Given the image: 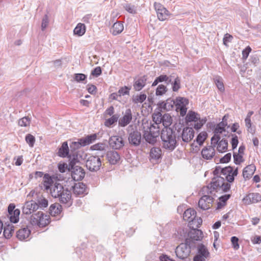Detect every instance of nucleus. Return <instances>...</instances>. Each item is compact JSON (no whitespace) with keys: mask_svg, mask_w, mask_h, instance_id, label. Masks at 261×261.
<instances>
[{"mask_svg":"<svg viewBox=\"0 0 261 261\" xmlns=\"http://www.w3.org/2000/svg\"><path fill=\"white\" fill-rule=\"evenodd\" d=\"M142 128L145 141L151 144H155L157 141V138L161 134L160 126L146 121L142 123Z\"/></svg>","mask_w":261,"mask_h":261,"instance_id":"f257e3e1","label":"nucleus"},{"mask_svg":"<svg viewBox=\"0 0 261 261\" xmlns=\"http://www.w3.org/2000/svg\"><path fill=\"white\" fill-rule=\"evenodd\" d=\"M50 193L54 198H58L60 202L68 204V206L71 205V193L67 188L58 182H56L50 189Z\"/></svg>","mask_w":261,"mask_h":261,"instance_id":"f03ea898","label":"nucleus"},{"mask_svg":"<svg viewBox=\"0 0 261 261\" xmlns=\"http://www.w3.org/2000/svg\"><path fill=\"white\" fill-rule=\"evenodd\" d=\"M180 136H177V139ZM161 138L163 147L170 150H173L177 146L176 133L170 127H164L161 132Z\"/></svg>","mask_w":261,"mask_h":261,"instance_id":"7ed1b4c3","label":"nucleus"},{"mask_svg":"<svg viewBox=\"0 0 261 261\" xmlns=\"http://www.w3.org/2000/svg\"><path fill=\"white\" fill-rule=\"evenodd\" d=\"M49 216L42 212H38L33 214L30 218V222L32 226L37 225L43 227L49 223Z\"/></svg>","mask_w":261,"mask_h":261,"instance_id":"20e7f679","label":"nucleus"},{"mask_svg":"<svg viewBox=\"0 0 261 261\" xmlns=\"http://www.w3.org/2000/svg\"><path fill=\"white\" fill-rule=\"evenodd\" d=\"M220 135L214 134L211 138V144L213 146L215 147L217 145V149L219 152H224L227 150L228 142L227 140L223 139L221 140Z\"/></svg>","mask_w":261,"mask_h":261,"instance_id":"39448f33","label":"nucleus"},{"mask_svg":"<svg viewBox=\"0 0 261 261\" xmlns=\"http://www.w3.org/2000/svg\"><path fill=\"white\" fill-rule=\"evenodd\" d=\"M194 248V247H191L190 244L186 242L185 243H181L178 245L176 247L175 252L177 257L184 260L188 257L191 249Z\"/></svg>","mask_w":261,"mask_h":261,"instance_id":"423d86ee","label":"nucleus"},{"mask_svg":"<svg viewBox=\"0 0 261 261\" xmlns=\"http://www.w3.org/2000/svg\"><path fill=\"white\" fill-rule=\"evenodd\" d=\"M203 238L202 231L198 229H192L188 233V237L186 242L189 244L191 247H195V241L201 240Z\"/></svg>","mask_w":261,"mask_h":261,"instance_id":"0eeeda50","label":"nucleus"},{"mask_svg":"<svg viewBox=\"0 0 261 261\" xmlns=\"http://www.w3.org/2000/svg\"><path fill=\"white\" fill-rule=\"evenodd\" d=\"M100 158L97 155H91L86 161V166L90 171H97L101 166Z\"/></svg>","mask_w":261,"mask_h":261,"instance_id":"6e6552de","label":"nucleus"},{"mask_svg":"<svg viewBox=\"0 0 261 261\" xmlns=\"http://www.w3.org/2000/svg\"><path fill=\"white\" fill-rule=\"evenodd\" d=\"M197 252L193 258V261H206L210 256L207 248L202 244L197 245Z\"/></svg>","mask_w":261,"mask_h":261,"instance_id":"1a4fd4ad","label":"nucleus"},{"mask_svg":"<svg viewBox=\"0 0 261 261\" xmlns=\"http://www.w3.org/2000/svg\"><path fill=\"white\" fill-rule=\"evenodd\" d=\"M69 171L71 172V177L74 181L81 180L85 176L84 169L78 165L69 166Z\"/></svg>","mask_w":261,"mask_h":261,"instance_id":"9d476101","label":"nucleus"},{"mask_svg":"<svg viewBox=\"0 0 261 261\" xmlns=\"http://www.w3.org/2000/svg\"><path fill=\"white\" fill-rule=\"evenodd\" d=\"M175 108L177 112H179L181 116H184L187 113V105L189 103L188 100L184 97H178L175 102Z\"/></svg>","mask_w":261,"mask_h":261,"instance_id":"9b49d317","label":"nucleus"},{"mask_svg":"<svg viewBox=\"0 0 261 261\" xmlns=\"http://www.w3.org/2000/svg\"><path fill=\"white\" fill-rule=\"evenodd\" d=\"M154 7L156 11L158 19L160 21L166 20L170 15V13L161 4L155 2Z\"/></svg>","mask_w":261,"mask_h":261,"instance_id":"f8f14e48","label":"nucleus"},{"mask_svg":"<svg viewBox=\"0 0 261 261\" xmlns=\"http://www.w3.org/2000/svg\"><path fill=\"white\" fill-rule=\"evenodd\" d=\"M238 173V168H236L233 170L231 166L221 168V173L226 175V179L228 182H232L234 181V176H236Z\"/></svg>","mask_w":261,"mask_h":261,"instance_id":"ddd939ff","label":"nucleus"},{"mask_svg":"<svg viewBox=\"0 0 261 261\" xmlns=\"http://www.w3.org/2000/svg\"><path fill=\"white\" fill-rule=\"evenodd\" d=\"M110 146L114 149H120L125 144V142L121 136L116 135L112 136L109 140Z\"/></svg>","mask_w":261,"mask_h":261,"instance_id":"4468645a","label":"nucleus"},{"mask_svg":"<svg viewBox=\"0 0 261 261\" xmlns=\"http://www.w3.org/2000/svg\"><path fill=\"white\" fill-rule=\"evenodd\" d=\"M128 140L130 145L135 147L139 146L142 140L141 133L138 130H134L130 132L128 135Z\"/></svg>","mask_w":261,"mask_h":261,"instance_id":"2eb2a0df","label":"nucleus"},{"mask_svg":"<svg viewBox=\"0 0 261 261\" xmlns=\"http://www.w3.org/2000/svg\"><path fill=\"white\" fill-rule=\"evenodd\" d=\"M214 198L209 195H203L198 201V207L204 211L211 208Z\"/></svg>","mask_w":261,"mask_h":261,"instance_id":"dca6fc26","label":"nucleus"},{"mask_svg":"<svg viewBox=\"0 0 261 261\" xmlns=\"http://www.w3.org/2000/svg\"><path fill=\"white\" fill-rule=\"evenodd\" d=\"M108 147V145L105 143H98L92 145L90 149L98 151L96 155L103 158L107 152Z\"/></svg>","mask_w":261,"mask_h":261,"instance_id":"f3484780","label":"nucleus"},{"mask_svg":"<svg viewBox=\"0 0 261 261\" xmlns=\"http://www.w3.org/2000/svg\"><path fill=\"white\" fill-rule=\"evenodd\" d=\"M38 209V204L37 202L31 200L27 201L22 208L23 214L29 215Z\"/></svg>","mask_w":261,"mask_h":261,"instance_id":"a211bd4d","label":"nucleus"},{"mask_svg":"<svg viewBox=\"0 0 261 261\" xmlns=\"http://www.w3.org/2000/svg\"><path fill=\"white\" fill-rule=\"evenodd\" d=\"M228 118V115H225L222 118V121L216 125L214 130V134L220 135L223 132H226L225 127L227 126V121Z\"/></svg>","mask_w":261,"mask_h":261,"instance_id":"6ab92c4d","label":"nucleus"},{"mask_svg":"<svg viewBox=\"0 0 261 261\" xmlns=\"http://www.w3.org/2000/svg\"><path fill=\"white\" fill-rule=\"evenodd\" d=\"M72 188L73 193L77 196H83L88 193L86 186L83 182L75 184Z\"/></svg>","mask_w":261,"mask_h":261,"instance_id":"aec40b11","label":"nucleus"},{"mask_svg":"<svg viewBox=\"0 0 261 261\" xmlns=\"http://www.w3.org/2000/svg\"><path fill=\"white\" fill-rule=\"evenodd\" d=\"M147 80V76L145 75L135 78L133 85L134 89L136 91H140L146 85Z\"/></svg>","mask_w":261,"mask_h":261,"instance_id":"412c9836","label":"nucleus"},{"mask_svg":"<svg viewBox=\"0 0 261 261\" xmlns=\"http://www.w3.org/2000/svg\"><path fill=\"white\" fill-rule=\"evenodd\" d=\"M105 155H106L108 161L111 165L117 164L120 160L119 154L114 150L107 151Z\"/></svg>","mask_w":261,"mask_h":261,"instance_id":"4be33fe9","label":"nucleus"},{"mask_svg":"<svg viewBox=\"0 0 261 261\" xmlns=\"http://www.w3.org/2000/svg\"><path fill=\"white\" fill-rule=\"evenodd\" d=\"M132 120V113L130 109H126L125 114L118 121L119 125L125 127L128 125Z\"/></svg>","mask_w":261,"mask_h":261,"instance_id":"5701e85b","label":"nucleus"},{"mask_svg":"<svg viewBox=\"0 0 261 261\" xmlns=\"http://www.w3.org/2000/svg\"><path fill=\"white\" fill-rule=\"evenodd\" d=\"M194 136V131L192 127H187L183 129L181 133L182 140L186 143L191 141Z\"/></svg>","mask_w":261,"mask_h":261,"instance_id":"b1692460","label":"nucleus"},{"mask_svg":"<svg viewBox=\"0 0 261 261\" xmlns=\"http://www.w3.org/2000/svg\"><path fill=\"white\" fill-rule=\"evenodd\" d=\"M83 152L80 151L70 152V156H69L70 160L69 166L76 165V163H79L81 160H83Z\"/></svg>","mask_w":261,"mask_h":261,"instance_id":"393cba45","label":"nucleus"},{"mask_svg":"<svg viewBox=\"0 0 261 261\" xmlns=\"http://www.w3.org/2000/svg\"><path fill=\"white\" fill-rule=\"evenodd\" d=\"M224 178L219 176H217L213 178L212 181L207 186V188L211 190H215L218 187L221 188L223 185Z\"/></svg>","mask_w":261,"mask_h":261,"instance_id":"a878e982","label":"nucleus"},{"mask_svg":"<svg viewBox=\"0 0 261 261\" xmlns=\"http://www.w3.org/2000/svg\"><path fill=\"white\" fill-rule=\"evenodd\" d=\"M175 101L171 98H168L166 102L161 101L158 103V106L161 109L169 111L172 110L175 107Z\"/></svg>","mask_w":261,"mask_h":261,"instance_id":"bb28decb","label":"nucleus"},{"mask_svg":"<svg viewBox=\"0 0 261 261\" xmlns=\"http://www.w3.org/2000/svg\"><path fill=\"white\" fill-rule=\"evenodd\" d=\"M215 154V150L214 146H208L203 148L201 151V155L205 160L212 159Z\"/></svg>","mask_w":261,"mask_h":261,"instance_id":"cd10ccee","label":"nucleus"},{"mask_svg":"<svg viewBox=\"0 0 261 261\" xmlns=\"http://www.w3.org/2000/svg\"><path fill=\"white\" fill-rule=\"evenodd\" d=\"M58 156L61 158H68L70 154V151L69 150L67 142H64L61 146L59 148L57 153Z\"/></svg>","mask_w":261,"mask_h":261,"instance_id":"c85d7f7f","label":"nucleus"},{"mask_svg":"<svg viewBox=\"0 0 261 261\" xmlns=\"http://www.w3.org/2000/svg\"><path fill=\"white\" fill-rule=\"evenodd\" d=\"M150 160L152 162H158L161 158L162 150L159 147H153L150 151Z\"/></svg>","mask_w":261,"mask_h":261,"instance_id":"c756f323","label":"nucleus"},{"mask_svg":"<svg viewBox=\"0 0 261 261\" xmlns=\"http://www.w3.org/2000/svg\"><path fill=\"white\" fill-rule=\"evenodd\" d=\"M171 76H173V77L171 78V82L169 83V84H171L172 85V91L177 92L181 88L180 79L175 74H172Z\"/></svg>","mask_w":261,"mask_h":261,"instance_id":"7c9ffc66","label":"nucleus"},{"mask_svg":"<svg viewBox=\"0 0 261 261\" xmlns=\"http://www.w3.org/2000/svg\"><path fill=\"white\" fill-rule=\"evenodd\" d=\"M256 170V167L254 165L250 164L246 167L243 171V177L246 179H249L252 177Z\"/></svg>","mask_w":261,"mask_h":261,"instance_id":"2f4dec72","label":"nucleus"},{"mask_svg":"<svg viewBox=\"0 0 261 261\" xmlns=\"http://www.w3.org/2000/svg\"><path fill=\"white\" fill-rule=\"evenodd\" d=\"M172 77H173V76H171V75L168 76L165 74H161L155 78V80L154 81L152 84V86H155L159 83H162L164 82L167 85H169V83L171 82V78L172 79Z\"/></svg>","mask_w":261,"mask_h":261,"instance_id":"473e14b6","label":"nucleus"},{"mask_svg":"<svg viewBox=\"0 0 261 261\" xmlns=\"http://www.w3.org/2000/svg\"><path fill=\"white\" fill-rule=\"evenodd\" d=\"M53 180L51 177L47 173L44 175L43 177V181L42 184L43 185V188L45 190L48 191L54 186Z\"/></svg>","mask_w":261,"mask_h":261,"instance_id":"72a5a7b5","label":"nucleus"},{"mask_svg":"<svg viewBox=\"0 0 261 261\" xmlns=\"http://www.w3.org/2000/svg\"><path fill=\"white\" fill-rule=\"evenodd\" d=\"M196 216V212L192 208H188L183 214V219L189 222H193Z\"/></svg>","mask_w":261,"mask_h":261,"instance_id":"f704fd0d","label":"nucleus"},{"mask_svg":"<svg viewBox=\"0 0 261 261\" xmlns=\"http://www.w3.org/2000/svg\"><path fill=\"white\" fill-rule=\"evenodd\" d=\"M31 233V231L28 228L20 229L16 232V237L19 240L22 241L28 238Z\"/></svg>","mask_w":261,"mask_h":261,"instance_id":"c9c22d12","label":"nucleus"},{"mask_svg":"<svg viewBox=\"0 0 261 261\" xmlns=\"http://www.w3.org/2000/svg\"><path fill=\"white\" fill-rule=\"evenodd\" d=\"M244 200H249V202L251 203H256L261 201V195L258 193H251L248 194Z\"/></svg>","mask_w":261,"mask_h":261,"instance_id":"e433bc0d","label":"nucleus"},{"mask_svg":"<svg viewBox=\"0 0 261 261\" xmlns=\"http://www.w3.org/2000/svg\"><path fill=\"white\" fill-rule=\"evenodd\" d=\"M97 137V135L96 134H93L81 138L83 146H86L93 143L96 140Z\"/></svg>","mask_w":261,"mask_h":261,"instance_id":"4c0bfd02","label":"nucleus"},{"mask_svg":"<svg viewBox=\"0 0 261 261\" xmlns=\"http://www.w3.org/2000/svg\"><path fill=\"white\" fill-rule=\"evenodd\" d=\"M62 210V207L59 203L51 204L49 209V213L52 216H56L60 214Z\"/></svg>","mask_w":261,"mask_h":261,"instance_id":"58836bf2","label":"nucleus"},{"mask_svg":"<svg viewBox=\"0 0 261 261\" xmlns=\"http://www.w3.org/2000/svg\"><path fill=\"white\" fill-rule=\"evenodd\" d=\"M14 228V225L10 223L4 226L3 235L6 239H10L12 236Z\"/></svg>","mask_w":261,"mask_h":261,"instance_id":"ea45409f","label":"nucleus"},{"mask_svg":"<svg viewBox=\"0 0 261 261\" xmlns=\"http://www.w3.org/2000/svg\"><path fill=\"white\" fill-rule=\"evenodd\" d=\"M123 29L124 27L123 23L120 21H117L114 23L111 31L113 35H117L121 33L123 30Z\"/></svg>","mask_w":261,"mask_h":261,"instance_id":"a19ab883","label":"nucleus"},{"mask_svg":"<svg viewBox=\"0 0 261 261\" xmlns=\"http://www.w3.org/2000/svg\"><path fill=\"white\" fill-rule=\"evenodd\" d=\"M198 119H199V115L192 111H190L186 117V120L187 122H196Z\"/></svg>","mask_w":261,"mask_h":261,"instance_id":"79ce46f5","label":"nucleus"},{"mask_svg":"<svg viewBox=\"0 0 261 261\" xmlns=\"http://www.w3.org/2000/svg\"><path fill=\"white\" fill-rule=\"evenodd\" d=\"M86 32V27L84 23H79L73 30L74 35L78 36H83Z\"/></svg>","mask_w":261,"mask_h":261,"instance_id":"37998d69","label":"nucleus"},{"mask_svg":"<svg viewBox=\"0 0 261 261\" xmlns=\"http://www.w3.org/2000/svg\"><path fill=\"white\" fill-rule=\"evenodd\" d=\"M83 146L81 138L77 139V141H72L70 144V152L77 151L76 150Z\"/></svg>","mask_w":261,"mask_h":261,"instance_id":"c03bdc74","label":"nucleus"},{"mask_svg":"<svg viewBox=\"0 0 261 261\" xmlns=\"http://www.w3.org/2000/svg\"><path fill=\"white\" fill-rule=\"evenodd\" d=\"M118 118V115H113L111 118L106 120L105 125L107 127L111 126L117 122Z\"/></svg>","mask_w":261,"mask_h":261,"instance_id":"a18cd8bd","label":"nucleus"},{"mask_svg":"<svg viewBox=\"0 0 261 261\" xmlns=\"http://www.w3.org/2000/svg\"><path fill=\"white\" fill-rule=\"evenodd\" d=\"M163 121H162V125L164 126V127H168L172 123V118L171 116L168 114H165L162 115Z\"/></svg>","mask_w":261,"mask_h":261,"instance_id":"49530a36","label":"nucleus"},{"mask_svg":"<svg viewBox=\"0 0 261 261\" xmlns=\"http://www.w3.org/2000/svg\"><path fill=\"white\" fill-rule=\"evenodd\" d=\"M207 137V134L206 132H201L197 136L196 141L200 146H201L203 144Z\"/></svg>","mask_w":261,"mask_h":261,"instance_id":"de8ad7c7","label":"nucleus"},{"mask_svg":"<svg viewBox=\"0 0 261 261\" xmlns=\"http://www.w3.org/2000/svg\"><path fill=\"white\" fill-rule=\"evenodd\" d=\"M152 120L154 122V124H157L160 126L163 121L162 114L161 113L158 112L156 114H153L152 115Z\"/></svg>","mask_w":261,"mask_h":261,"instance_id":"09e8293b","label":"nucleus"},{"mask_svg":"<svg viewBox=\"0 0 261 261\" xmlns=\"http://www.w3.org/2000/svg\"><path fill=\"white\" fill-rule=\"evenodd\" d=\"M20 215V210L16 208L15 212L12 215H9V219L11 222L16 223L19 221V216Z\"/></svg>","mask_w":261,"mask_h":261,"instance_id":"8fccbe9b","label":"nucleus"},{"mask_svg":"<svg viewBox=\"0 0 261 261\" xmlns=\"http://www.w3.org/2000/svg\"><path fill=\"white\" fill-rule=\"evenodd\" d=\"M167 90L166 86L160 84L156 89L155 94L157 96H162L167 91Z\"/></svg>","mask_w":261,"mask_h":261,"instance_id":"3c124183","label":"nucleus"},{"mask_svg":"<svg viewBox=\"0 0 261 261\" xmlns=\"http://www.w3.org/2000/svg\"><path fill=\"white\" fill-rule=\"evenodd\" d=\"M146 98V95L145 94H141L139 95L134 96L132 99L135 103H142Z\"/></svg>","mask_w":261,"mask_h":261,"instance_id":"603ef678","label":"nucleus"},{"mask_svg":"<svg viewBox=\"0 0 261 261\" xmlns=\"http://www.w3.org/2000/svg\"><path fill=\"white\" fill-rule=\"evenodd\" d=\"M87 79V75L83 73H75L74 74V80L78 82L82 83Z\"/></svg>","mask_w":261,"mask_h":261,"instance_id":"864d4df0","label":"nucleus"},{"mask_svg":"<svg viewBox=\"0 0 261 261\" xmlns=\"http://www.w3.org/2000/svg\"><path fill=\"white\" fill-rule=\"evenodd\" d=\"M233 157L234 163L236 165H240L244 161L243 156L241 154L237 153V152H233Z\"/></svg>","mask_w":261,"mask_h":261,"instance_id":"5fc2aeb1","label":"nucleus"},{"mask_svg":"<svg viewBox=\"0 0 261 261\" xmlns=\"http://www.w3.org/2000/svg\"><path fill=\"white\" fill-rule=\"evenodd\" d=\"M215 83L218 88V89L221 91L224 90V87L223 83L222 81V80L220 78V77H217L215 79Z\"/></svg>","mask_w":261,"mask_h":261,"instance_id":"6e6d98bb","label":"nucleus"},{"mask_svg":"<svg viewBox=\"0 0 261 261\" xmlns=\"http://www.w3.org/2000/svg\"><path fill=\"white\" fill-rule=\"evenodd\" d=\"M130 88L127 86L121 87L117 92L119 94V96L120 97L121 95H128Z\"/></svg>","mask_w":261,"mask_h":261,"instance_id":"4d7b16f0","label":"nucleus"},{"mask_svg":"<svg viewBox=\"0 0 261 261\" xmlns=\"http://www.w3.org/2000/svg\"><path fill=\"white\" fill-rule=\"evenodd\" d=\"M25 141L30 147H33L34 145L35 138L31 134H28L25 136Z\"/></svg>","mask_w":261,"mask_h":261,"instance_id":"13d9d810","label":"nucleus"},{"mask_svg":"<svg viewBox=\"0 0 261 261\" xmlns=\"http://www.w3.org/2000/svg\"><path fill=\"white\" fill-rule=\"evenodd\" d=\"M30 119L28 117H24L18 121V124L21 126H27L30 124Z\"/></svg>","mask_w":261,"mask_h":261,"instance_id":"bf43d9fd","label":"nucleus"},{"mask_svg":"<svg viewBox=\"0 0 261 261\" xmlns=\"http://www.w3.org/2000/svg\"><path fill=\"white\" fill-rule=\"evenodd\" d=\"M124 8L128 12L130 13H136V7L134 5H132L130 4H125V5L124 6Z\"/></svg>","mask_w":261,"mask_h":261,"instance_id":"052dcab7","label":"nucleus"},{"mask_svg":"<svg viewBox=\"0 0 261 261\" xmlns=\"http://www.w3.org/2000/svg\"><path fill=\"white\" fill-rule=\"evenodd\" d=\"M102 73L101 68L99 66H97L93 69L91 72V75L94 77H98L101 75Z\"/></svg>","mask_w":261,"mask_h":261,"instance_id":"680f3d73","label":"nucleus"},{"mask_svg":"<svg viewBox=\"0 0 261 261\" xmlns=\"http://www.w3.org/2000/svg\"><path fill=\"white\" fill-rule=\"evenodd\" d=\"M232 136L231 140V144L232 146V149L234 150L236 149L238 146L239 141H238V138L237 135H231Z\"/></svg>","mask_w":261,"mask_h":261,"instance_id":"e2e57ef3","label":"nucleus"},{"mask_svg":"<svg viewBox=\"0 0 261 261\" xmlns=\"http://www.w3.org/2000/svg\"><path fill=\"white\" fill-rule=\"evenodd\" d=\"M58 169L61 173L65 172L67 170L69 171V164H67L66 163H60L58 164Z\"/></svg>","mask_w":261,"mask_h":261,"instance_id":"0e129e2a","label":"nucleus"},{"mask_svg":"<svg viewBox=\"0 0 261 261\" xmlns=\"http://www.w3.org/2000/svg\"><path fill=\"white\" fill-rule=\"evenodd\" d=\"M231 158V153H227L224 156L221 158L220 159L219 161L221 163H227L230 161Z\"/></svg>","mask_w":261,"mask_h":261,"instance_id":"69168bd1","label":"nucleus"},{"mask_svg":"<svg viewBox=\"0 0 261 261\" xmlns=\"http://www.w3.org/2000/svg\"><path fill=\"white\" fill-rule=\"evenodd\" d=\"M231 242L232 245V247L234 249L237 250L239 248L240 246L238 243L239 239L237 237H232L231 238Z\"/></svg>","mask_w":261,"mask_h":261,"instance_id":"338daca9","label":"nucleus"},{"mask_svg":"<svg viewBox=\"0 0 261 261\" xmlns=\"http://www.w3.org/2000/svg\"><path fill=\"white\" fill-rule=\"evenodd\" d=\"M251 48L249 46H247L242 51V58L244 60H246L249 56V53L251 51Z\"/></svg>","mask_w":261,"mask_h":261,"instance_id":"774afa93","label":"nucleus"}]
</instances>
